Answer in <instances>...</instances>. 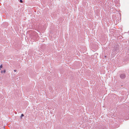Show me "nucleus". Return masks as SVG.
<instances>
[{
    "mask_svg": "<svg viewBox=\"0 0 129 129\" xmlns=\"http://www.w3.org/2000/svg\"><path fill=\"white\" fill-rule=\"evenodd\" d=\"M19 2L21 3H22L23 2V1L22 0H20Z\"/></svg>",
    "mask_w": 129,
    "mask_h": 129,
    "instance_id": "0eeeda50",
    "label": "nucleus"
},
{
    "mask_svg": "<svg viewBox=\"0 0 129 129\" xmlns=\"http://www.w3.org/2000/svg\"><path fill=\"white\" fill-rule=\"evenodd\" d=\"M128 117H129V114L128 115ZM129 119V118H128V119Z\"/></svg>",
    "mask_w": 129,
    "mask_h": 129,
    "instance_id": "9b49d317",
    "label": "nucleus"
},
{
    "mask_svg": "<svg viewBox=\"0 0 129 129\" xmlns=\"http://www.w3.org/2000/svg\"><path fill=\"white\" fill-rule=\"evenodd\" d=\"M2 67H3V66L2 64H1L0 66V69H1V68H2Z\"/></svg>",
    "mask_w": 129,
    "mask_h": 129,
    "instance_id": "39448f33",
    "label": "nucleus"
},
{
    "mask_svg": "<svg viewBox=\"0 0 129 129\" xmlns=\"http://www.w3.org/2000/svg\"><path fill=\"white\" fill-rule=\"evenodd\" d=\"M126 75L124 73L121 74L120 75V77L122 79H124Z\"/></svg>",
    "mask_w": 129,
    "mask_h": 129,
    "instance_id": "7ed1b4c3",
    "label": "nucleus"
},
{
    "mask_svg": "<svg viewBox=\"0 0 129 129\" xmlns=\"http://www.w3.org/2000/svg\"><path fill=\"white\" fill-rule=\"evenodd\" d=\"M31 38L33 39L35 41L38 40L39 39V37L38 36V34H36L34 35L33 36L31 37Z\"/></svg>",
    "mask_w": 129,
    "mask_h": 129,
    "instance_id": "f257e3e1",
    "label": "nucleus"
},
{
    "mask_svg": "<svg viewBox=\"0 0 129 129\" xmlns=\"http://www.w3.org/2000/svg\"><path fill=\"white\" fill-rule=\"evenodd\" d=\"M3 72H4V73H5L6 72V71L5 70H4L3 71Z\"/></svg>",
    "mask_w": 129,
    "mask_h": 129,
    "instance_id": "6e6552de",
    "label": "nucleus"
},
{
    "mask_svg": "<svg viewBox=\"0 0 129 129\" xmlns=\"http://www.w3.org/2000/svg\"><path fill=\"white\" fill-rule=\"evenodd\" d=\"M3 71H1V73H3Z\"/></svg>",
    "mask_w": 129,
    "mask_h": 129,
    "instance_id": "9d476101",
    "label": "nucleus"
},
{
    "mask_svg": "<svg viewBox=\"0 0 129 129\" xmlns=\"http://www.w3.org/2000/svg\"><path fill=\"white\" fill-rule=\"evenodd\" d=\"M119 48L118 45H115L113 47V50L114 51L117 52L119 51Z\"/></svg>",
    "mask_w": 129,
    "mask_h": 129,
    "instance_id": "f03ea898",
    "label": "nucleus"
},
{
    "mask_svg": "<svg viewBox=\"0 0 129 129\" xmlns=\"http://www.w3.org/2000/svg\"><path fill=\"white\" fill-rule=\"evenodd\" d=\"M14 72H16L17 71V70H14Z\"/></svg>",
    "mask_w": 129,
    "mask_h": 129,
    "instance_id": "1a4fd4ad",
    "label": "nucleus"
},
{
    "mask_svg": "<svg viewBox=\"0 0 129 129\" xmlns=\"http://www.w3.org/2000/svg\"><path fill=\"white\" fill-rule=\"evenodd\" d=\"M96 129H102L101 128H96ZM102 129H106V128H102Z\"/></svg>",
    "mask_w": 129,
    "mask_h": 129,
    "instance_id": "423d86ee",
    "label": "nucleus"
},
{
    "mask_svg": "<svg viewBox=\"0 0 129 129\" xmlns=\"http://www.w3.org/2000/svg\"><path fill=\"white\" fill-rule=\"evenodd\" d=\"M104 57H106V56H105Z\"/></svg>",
    "mask_w": 129,
    "mask_h": 129,
    "instance_id": "f8f14e48",
    "label": "nucleus"
},
{
    "mask_svg": "<svg viewBox=\"0 0 129 129\" xmlns=\"http://www.w3.org/2000/svg\"><path fill=\"white\" fill-rule=\"evenodd\" d=\"M23 116H24L23 114H21V117H20L21 118L22 117H23Z\"/></svg>",
    "mask_w": 129,
    "mask_h": 129,
    "instance_id": "20e7f679",
    "label": "nucleus"
}]
</instances>
